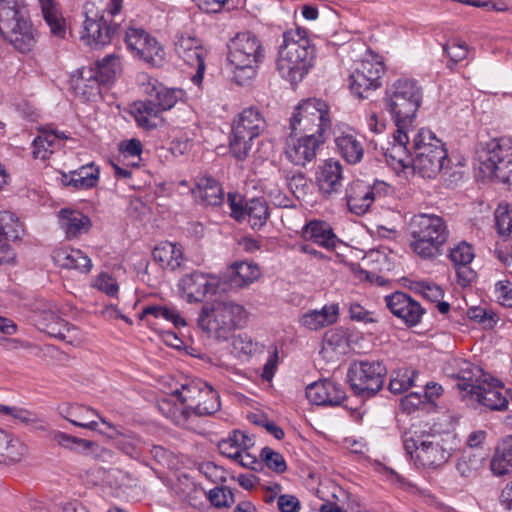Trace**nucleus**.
<instances>
[{
    "mask_svg": "<svg viewBox=\"0 0 512 512\" xmlns=\"http://www.w3.org/2000/svg\"><path fill=\"white\" fill-rule=\"evenodd\" d=\"M484 456L482 453L472 450H464L458 459L456 469L464 478H472L478 474L483 466Z\"/></svg>",
    "mask_w": 512,
    "mask_h": 512,
    "instance_id": "obj_49",
    "label": "nucleus"
},
{
    "mask_svg": "<svg viewBox=\"0 0 512 512\" xmlns=\"http://www.w3.org/2000/svg\"><path fill=\"white\" fill-rule=\"evenodd\" d=\"M306 397L315 405L338 406L346 399V394L340 384L324 379L308 385Z\"/></svg>",
    "mask_w": 512,
    "mask_h": 512,
    "instance_id": "obj_25",
    "label": "nucleus"
},
{
    "mask_svg": "<svg viewBox=\"0 0 512 512\" xmlns=\"http://www.w3.org/2000/svg\"><path fill=\"white\" fill-rule=\"evenodd\" d=\"M339 307L336 304L325 305L320 310H309L300 317V324L308 330L317 331L337 321Z\"/></svg>",
    "mask_w": 512,
    "mask_h": 512,
    "instance_id": "obj_33",
    "label": "nucleus"
},
{
    "mask_svg": "<svg viewBox=\"0 0 512 512\" xmlns=\"http://www.w3.org/2000/svg\"><path fill=\"white\" fill-rule=\"evenodd\" d=\"M324 142L325 137L321 136L294 137L290 135L285 142V157L293 165L305 167L316 158L317 151Z\"/></svg>",
    "mask_w": 512,
    "mask_h": 512,
    "instance_id": "obj_22",
    "label": "nucleus"
},
{
    "mask_svg": "<svg viewBox=\"0 0 512 512\" xmlns=\"http://www.w3.org/2000/svg\"><path fill=\"white\" fill-rule=\"evenodd\" d=\"M97 76L103 84L110 83L121 71L120 57L115 54L106 55L101 60L97 61L96 69Z\"/></svg>",
    "mask_w": 512,
    "mask_h": 512,
    "instance_id": "obj_51",
    "label": "nucleus"
},
{
    "mask_svg": "<svg viewBox=\"0 0 512 512\" xmlns=\"http://www.w3.org/2000/svg\"><path fill=\"white\" fill-rule=\"evenodd\" d=\"M245 318L243 306L232 301H213L202 306L198 325L210 337L226 340Z\"/></svg>",
    "mask_w": 512,
    "mask_h": 512,
    "instance_id": "obj_7",
    "label": "nucleus"
},
{
    "mask_svg": "<svg viewBox=\"0 0 512 512\" xmlns=\"http://www.w3.org/2000/svg\"><path fill=\"white\" fill-rule=\"evenodd\" d=\"M99 168L90 163L72 171V187L76 190H87L97 185L99 180Z\"/></svg>",
    "mask_w": 512,
    "mask_h": 512,
    "instance_id": "obj_44",
    "label": "nucleus"
},
{
    "mask_svg": "<svg viewBox=\"0 0 512 512\" xmlns=\"http://www.w3.org/2000/svg\"><path fill=\"white\" fill-rule=\"evenodd\" d=\"M266 128V120L260 110L255 107L243 109L233 120L232 131L239 136L257 138Z\"/></svg>",
    "mask_w": 512,
    "mask_h": 512,
    "instance_id": "obj_27",
    "label": "nucleus"
},
{
    "mask_svg": "<svg viewBox=\"0 0 512 512\" xmlns=\"http://www.w3.org/2000/svg\"><path fill=\"white\" fill-rule=\"evenodd\" d=\"M269 214L268 204L262 197L250 199L244 205V217L248 216V221L253 229L263 227L269 218Z\"/></svg>",
    "mask_w": 512,
    "mask_h": 512,
    "instance_id": "obj_43",
    "label": "nucleus"
},
{
    "mask_svg": "<svg viewBox=\"0 0 512 512\" xmlns=\"http://www.w3.org/2000/svg\"><path fill=\"white\" fill-rule=\"evenodd\" d=\"M255 445L252 435L241 430L232 431L227 438L218 442L219 452L230 459L239 456V453L245 449H251Z\"/></svg>",
    "mask_w": 512,
    "mask_h": 512,
    "instance_id": "obj_35",
    "label": "nucleus"
},
{
    "mask_svg": "<svg viewBox=\"0 0 512 512\" xmlns=\"http://www.w3.org/2000/svg\"><path fill=\"white\" fill-rule=\"evenodd\" d=\"M260 458L269 469L278 474L284 473L287 469V464L284 457L279 452L274 451L270 447L262 448L260 452Z\"/></svg>",
    "mask_w": 512,
    "mask_h": 512,
    "instance_id": "obj_55",
    "label": "nucleus"
},
{
    "mask_svg": "<svg viewBox=\"0 0 512 512\" xmlns=\"http://www.w3.org/2000/svg\"><path fill=\"white\" fill-rule=\"evenodd\" d=\"M124 42L127 50L137 58L152 67L161 66L165 59V51L158 40L142 27L132 21L123 28Z\"/></svg>",
    "mask_w": 512,
    "mask_h": 512,
    "instance_id": "obj_13",
    "label": "nucleus"
},
{
    "mask_svg": "<svg viewBox=\"0 0 512 512\" xmlns=\"http://www.w3.org/2000/svg\"><path fill=\"white\" fill-rule=\"evenodd\" d=\"M92 286L110 297L116 296L119 290L116 279L104 272L93 279Z\"/></svg>",
    "mask_w": 512,
    "mask_h": 512,
    "instance_id": "obj_58",
    "label": "nucleus"
},
{
    "mask_svg": "<svg viewBox=\"0 0 512 512\" xmlns=\"http://www.w3.org/2000/svg\"><path fill=\"white\" fill-rule=\"evenodd\" d=\"M254 350V344L250 337L245 334H239L234 336L232 339V353L236 357H247L252 354Z\"/></svg>",
    "mask_w": 512,
    "mask_h": 512,
    "instance_id": "obj_61",
    "label": "nucleus"
},
{
    "mask_svg": "<svg viewBox=\"0 0 512 512\" xmlns=\"http://www.w3.org/2000/svg\"><path fill=\"white\" fill-rule=\"evenodd\" d=\"M27 448L18 438L0 429V464L11 465L22 460Z\"/></svg>",
    "mask_w": 512,
    "mask_h": 512,
    "instance_id": "obj_37",
    "label": "nucleus"
},
{
    "mask_svg": "<svg viewBox=\"0 0 512 512\" xmlns=\"http://www.w3.org/2000/svg\"><path fill=\"white\" fill-rule=\"evenodd\" d=\"M418 372L412 368L403 367L393 371L389 382V390L401 394L414 385Z\"/></svg>",
    "mask_w": 512,
    "mask_h": 512,
    "instance_id": "obj_52",
    "label": "nucleus"
},
{
    "mask_svg": "<svg viewBox=\"0 0 512 512\" xmlns=\"http://www.w3.org/2000/svg\"><path fill=\"white\" fill-rule=\"evenodd\" d=\"M288 187L297 199L305 197L310 190L309 181L302 172L295 173L288 179Z\"/></svg>",
    "mask_w": 512,
    "mask_h": 512,
    "instance_id": "obj_59",
    "label": "nucleus"
},
{
    "mask_svg": "<svg viewBox=\"0 0 512 512\" xmlns=\"http://www.w3.org/2000/svg\"><path fill=\"white\" fill-rule=\"evenodd\" d=\"M404 449L417 467L437 468L448 461L451 456L444 446V440L434 434L422 432L404 438Z\"/></svg>",
    "mask_w": 512,
    "mask_h": 512,
    "instance_id": "obj_11",
    "label": "nucleus"
},
{
    "mask_svg": "<svg viewBox=\"0 0 512 512\" xmlns=\"http://www.w3.org/2000/svg\"><path fill=\"white\" fill-rule=\"evenodd\" d=\"M445 371L448 376L458 380L457 387L463 392V395H467L469 388L476 386L485 377V373L480 367L462 358L452 359L447 364Z\"/></svg>",
    "mask_w": 512,
    "mask_h": 512,
    "instance_id": "obj_26",
    "label": "nucleus"
},
{
    "mask_svg": "<svg viewBox=\"0 0 512 512\" xmlns=\"http://www.w3.org/2000/svg\"><path fill=\"white\" fill-rule=\"evenodd\" d=\"M64 135H59L53 131L43 130L34 139L32 154L34 158L46 160L58 148H60Z\"/></svg>",
    "mask_w": 512,
    "mask_h": 512,
    "instance_id": "obj_40",
    "label": "nucleus"
},
{
    "mask_svg": "<svg viewBox=\"0 0 512 512\" xmlns=\"http://www.w3.org/2000/svg\"><path fill=\"white\" fill-rule=\"evenodd\" d=\"M59 223L68 238H76L91 228L90 218L78 210H60Z\"/></svg>",
    "mask_w": 512,
    "mask_h": 512,
    "instance_id": "obj_34",
    "label": "nucleus"
},
{
    "mask_svg": "<svg viewBox=\"0 0 512 512\" xmlns=\"http://www.w3.org/2000/svg\"><path fill=\"white\" fill-rule=\"evenodd\" d=\"M209 501L217 508L230 507L235 503L233 491L227 486H218L209 491Z\"/></svg>",
    "mask_w": 512,
    "mask_h": 512,
    "instance_id": "obj_56",
    "label": "nucleus"
},
{
    "mask_svg": "<svg viewBox=\"0 0 512 512\" xmlns=\"http://www.w3.org/2000/svg\"><path fill=\"white\" fill-rule=\"evenodd\" d=\"M423 98L422 87L414 79L399 78L386 91L385 108L396 127L414 128L413 121Z\"/></svg>",
    "mask_w": 512,
    "mask_h": 512,
    "instance_id": "obj_5",
    "label": "nucleus"
},
{
    "mask_svg": "<svg viewBox=\"0 0 512 512\" xmlns=\"http://www.w3.org/2000/svg\"><path fill=\"white\" fill-rule=\"evenodd\" d=\"M449 258L454 263V265L458 267V277H463L465 281H470V278L466 275L464 276V274L472 273L467 269V265H469L474 258L472 247L465 242L460 243L450 250Z\"/></svg>",
    "mask_w": 512,
    "mask_h": 512,
    "instance_id": "obj_45",
    "label": "nucleus"
},
{
    "mask_svg": "<svg viewBox=\"0 0 512 512\" xmlns=\"http://www.w3.org/2000/svg\"><path fill=\"white\" fill-rule=\"evenodd\" d=\"M192 193L202 204L217 206L224 200V193L218 181L211 177H200L197 179Z\"/></svg>",
    "mask_w": 512,
    "mask_h": 512,
    "instance_id": "obj_36",
    "label": "nucleus"
},
{
    "mask_svg": "<svg viewBox=\"0 0 512 512\" xmlns=\"http://www.w3.org/2000/svg\"><path fill=\"white\" fill-rule=\"evenodd\" d=\"M53 440L63 448L83 454H89L99 448L93 441L78 438L60 431L53 433Z\"/></svg>",
    "mask_w": 512,
    "mask_h": 512,
    "instance_id": "obj_47",
    "label": "nucleus"
},
{
    "mask_svg": "<svg viewBox=\"0 0 512 512\" xmlns=\"http://www.w3.org/2000/svg\"><path fill=\"white\" fill-rule=\"evenodd\" d=\"M414 128L400 129L396 127L393 142L386 148L384 157L386 163L397 173L404 172L412 167L411 134L416 133Z\"/></svg>",
    "mask_w": 512,
    "mask_h": 512,
    "instance_id": "obj_19",
    "label": "nucleus"
},
{
    "mask_svg": "<svg viewBox=\"0 0 512 512\" xmlns=\"http://www.w3.org/2000/svg\"><path fill=\"white\" fill-rule=\"evenodd\" d=\"M386 307L400 319L407 327H414L420 323L425 309L410 295L396 291L384 297Z\"/></svg>",
    "mask_w": 512,
    "mask_h": 512,
    "instance_id": "obj_23",
    "label": "nucleus"
},
{
    "mask_svg": "<svg viewBox=\"0 0 512 512\" xmlns=\"http://www.w3.org/2000/svg\"><path fill=\"white\" fill-rule=\"evenodd\" d=\"M122 2L123 0H110L105 9H99L96 0L87 2L84 5L85 20L81 40L93 47H102L110 43L121 26L106 19L105 13L111 16L118 14L122 8Z\"/></svg>",
    "mask_w": 512,
    "mask_h": 512,
    "instance_id": "obj_8",
    "label": "nucleus"
},
{
    "mask_svg": "<svg viewBox=\"0 0 512 512\" xmlns=\"http://www.w3.org/2000/svg\"><path fill=\"white\" fill-rule=\"evenodd\" d=\"M410 249L424 260H433L443 253L449 238L446 221L435 214L419 213L410 223Z\"/></svg>",
    "mask_w": 512,
    "mask_h": 512,
    "instance_id": "obj_2",
    "label": "nucleus"
},
{
    "mask_svg": "<svg viewBox=\"0 0 512 512\" xmlns=\"http://www.w3.org/2000/svg\"><path fill=\"white\" fill-rule=\"evenodd\" d=\"M330 127L329 107L325 101L316 98L302 101L290 120L292 133L325 137Z\"/></svg>",
    "mask_w": 512,
    "mask_h": 512,
    "instance_id": "obj_12",
    "label": "nucleus"
},
{
    "mask_svg": "<svg viewBox=\"0 0 512 512\" xmlns=\"http://www.w3.org/2000/svg\"><path fill=\"white\" fill-rule=\"evenodd\" d=\"M43 17L50 28L52 35L64 38L66 33L65 19L59 12L55 0H39Z\"/></svg>",
    "mask_w": 512,
    "mask_h": 512,
    "instance_id": "obj_42",
    "label": "nucleus"
},
{
    "mask_svg": "<svg viewBox=\"0 0 512 512\" xmlns=\"http://www.w3.org/2000/svg\"><path fill=\"white\" fill-rule=\"evenodd\" d=\"M385 66L379 55L369 53L354 63L348 84L351 92L359 98L367 97V93L381 86V78Z\"/></svg>",
    "mask_w": 512,
    "mask_h": 512,
    "instance_id": "obj_14",
    "label": "nucleus"
},
{
    "mask_svg": "<svg viewBox=\"0 0 512 512\" xmlns=\"http://www.w3.org/2000/svg\"><path fill=\"white\" fill-rule=\"evenodd\" d=\"M264 57L262 42L252 32H239L229 41L227 60L234 67V79L239 85L256 76Z\"/></svg>",
    "mask_w": 512,
    "mask_h": 512,
    "instance_id": "obj_4",
    "label": "nucleus"
},
{
    "mask_svg": "<svg viewBox=\"0 0 512 512\" xmlns=\"http://www.w3.org/2000/svg\"><path fill=\"white\" fill-rule=\"evenodd\" d=\"M495 226L501 236L512 232V210L507 203H500L495 210Z\"/></svg>",
    "mask_w": 512,
    "mask_h": 512,
    "instance_id": "obj_53",
    "label": "nucleus"
},
{
    "mask_svg": "<svg viewBox=\"0 0 512 512\" xmlns=\"http://www.w3.org/2000/svg\"><path fill=\"white\" fill-rule=\"evenodd\" d=\"M137 84L145 99L135 101L131 113L138 126L147 130L155 129L161 114L171 110L185 96L182 89L169 88L144 72L137 75Z\"/></svg>",
    "mask_w": 512,
    "mask_h": 512,
    "instance_id": "obj_1",
    "label": "nucleus"
},
{
    "mask_svg": "<svg viewBox=\"0 0 512 512\" xmlns=\"http://www.w3.org/2000/svg\"><path fill=\"white\" fill-rule=\"evenodd\" d=\"M116 447L133 459H139L142 454L141 441L134 436H122L116 440Z\"/></svg>",
    "mask_w": 512,
    "mask_h": 512,
    "instance_id": "obj_57",
    "label": "nucleus"
},
{
    "mask_svg": "<svg viewBox=\"0 0 512 512\" xmlns=\"http://www.w3.org/2000/svg\"><path fill=\"white\" fill-rule=\"evenodd\" d=\"M343 181L344 172L340 161L330 158L317 167L315 183L322 197L329 199L340 193Z\"/></svg>",
    "mask_w": 512,
    "mask_h": 512,
    "instance_id": "obj_24",
    "label": "nucleus"
},
{
    "mask_svg": "<svg viewBox=\"0 0 512 512\" xmlns=\"http://www.w3.org/2000/svg\"><path fill=\"white\" fill-rule=\"evenodd\" d=\"M175 51L178 56L189 66L196 67L193 83L199 85L205 73V58L207 50L201 41L190 34H180L176 37Z\"/></svg>",
    "mask_w": 512,
    "mask_h": 512,
    "instance_id": "obj_21",
    "label": "nucleus"
},
{
    "mask_svg": "<svg viewBox=\"0 0 512 512\" xmlns=\"http://www.w3.org/2000/svg\"><path fill=\"white\" fill-rule=\"evenodd\" d=\"M491 470L497 476L512 472V436L503 439L491 460Z\"/></svg>",
    "mask_w": 512,
    "mask_h": 512,
    "instance_id": "obj_41",
    "label": "nucleus"
},
{
    "mask_svg": "<svg viewBox=\"0 0 512 512\" xmlns=\"http://www.w3.org/2000/svg\"><path fill=\"white\" fill-rule=\"evenodd\" d=\"M416 286V290L431 302L439 301L443 296V290L436 284L419 282Z\"/></svg>",
    "mask_w": 512,
    "mask_h": 512,
    "instance_id": "obj_64",
    "label": "nucleus"
},
{
    "mask_svg": "<svg viewBox=\"0 0 512 512\" xmlns=\"http://www.w3.org/2000/svg\"><path fill=\"white\" fill-rule=\"evenodd\" d=\"M386 368L380 362L361 361L353 363L348 370V380L354 393L373 396L384 384Z\"/></svg>",
    "mask_w": 512,
    "mask_h": 512,
    "instance_id": "obj_16",
    "label": "nucleus"
},
{
    "mask_svg": "<svg viewBox=\"0 0 512 512\" xmlns=\"http://www.w3.org/2000/svg\"><path fill=\"white\" fill-rule=\"evenodd\" d=\"M154 261L165 270L175 271L182 267L185 261L182 247L178 244L164 241L159 243L152 252Z\"/></svg>",
    "mask_w": 512,
    "mask_h": 512,
    "instance_id": "obj_31",
    "label": "nucleus"
},
{
    "mask_svg": "<svg viewBox=\"0 0 512 512\" xmlns=\"http://www.w3.org/2000/svg\"><path fill=\"white\" fill-rule=\"evenodd\" d=\"M210 385L202 380H191L170 396L161 398L157 403L159 412L175 425L189 429L191 410L196 401Z\"/></svg>",
    "mask_w": 512,
    "mask_h": 512,
    "instance_id": "obj_10",
    "label": "nucleus"
},
{
    "mask_svg": "<svg viewBox=\"0 0 512 512\" xmlns=\"http://www.w3.org/2000/svg\"><path fill=\"white\" fill-rule=\"evenodd\" d=\"M140 319L146 320L147 324L157 331L163 330L159 327L162 322L171 323L175 328L186 326V321L179 311L168 305L145 306L140 313Z\"/></svg>",
    "mask_w": 512,
    "mask_h": 512,
    "instance_id": "obj_28",
    "label": "nucleus"
},
{
    "mask_svg": "<svg viewBox=\"0 0 512 512\" xmlns=\"http://www.w3.org/2000/svg\"><path fill=\"white\" fill-rule=\"evenodd\" d=\"M302 237L305 240L313 241L319 246L334 250L338 239L334 234L331 226L321 220H312L302 228Z\"/></svg>",
    "mask_w": 512,
    "mask_h": 512,
    "instance_id": "obj_32",
    "label": "nucleus"
},
{
    "mask_svg": "<svg viewBox=\"0 0 512 512\" xmlns=\"http://www.w3.org/2000/svg\"><path fill=\"white\" fill-rule=\"evenodd\" d=\"M68 416L66 419L74 426L89 429L95 431L98 427V423L95 420H91L90 416H96L100 418L102 423L107 424L105 419L101 418L97 412L86 406H75L68 409Z\"/></svg>",
    "mask_w": 512,
    "mask_h": 512,
    "instance_id": "obj_46",
    "label": "nucleus"
},
{
    "mask_svg": "<svg viewBox=\"0 0 512 512\" xmlns=\"http://www.w3.org/2000/svg\"><path fill=\"white\" fill-rule=\"evenodd\" d=\"M338 153L349 164L359 163L364 156V139L354 132H342L335 137Z\"/></svg>",
    "mask_w": 512,
    "mask_h": 512,
    "instance_id": "obj_30",
    "label": "nucleus"
},
{
    "mask_svg": "<svg viewBox=\"0 0 512 512\" xmlns=\"http://www.w3.org/2000/svg\"><path fill=\"white\" fill-rule=\"evenodd\" d=\"M482 166L491 177L510 182L512 176V141L509 139L493 140L485 148Z\"/></svg>",
    "mask_w": 512,
    "mask_h": 512,
    "instance_id": "obj_17",
    "label": "nucleus"
},
{
    "mask_svg": "<svg viewBox=\"0 0 512 512\" xmlns=\"http://www.w3.org/2000/svg\"><path fill=\"white\" fill-rule=\"evenodd\" d=\"M310 43L306 31L300 28L284 33L276 60V69L291 84L300 82L308 73Z\"/></svg>",
    "mask_w": 512,
    "mask_h": 512,
    "instance_id": "obj_3",
    "label": "nucleus"
},
{
    "mask_svg": "<svg viewBox=\"0 0 512 512\" xmlns=\"http://www.w3.org/2000/svg\"><path fill=\"white\" fill-rule=\"evenodd\" d=\"M495 294L501 305L512 306V283L509 281L497 282L495 284Z\"/></svg>",
    "mask_w": 512,
    "mask_h": 512,
    "instance_id": "obj_63",
    "label": "nucleus"
},
{
    "mask_svg": "<svg viewBox=\"0 0 512 512\" xmlns=\"http://www.w3.org/2000/svg\"><path fill=\"white\" fill-rule=\"evenodd\" d=\"M0 34L22 53L35 45L29 12L20 0H0Z\"/></svg>",
    "mask_w": 512,
    "mask_h": 512,
    "instance_id": "obj_6",
    "label": "nucleus"
},
{
    "mask_svg": "<svg viewBox=\"0 0 512 512\" xmlns=\"http://www.w3.org/2000/svg\"><path fill=\"white\" fill-rule=\"evenodd\" d=\"M412 167L423 178H435L444 167L448 154L444 144L426 129L414 133Z\"/></svg>",
    "mask_w": 512,
    "mask_h": 512,
    "instance_id": "obj_9",
    "label": "nucleus"
},
{
    "mask_svg": "<svg viewBox=\"0 0 512 512\" xmlns=\"http://www.w3.org/2000/svg\"><path fill=\"white\" fill-rule=\"evenodd\" d=\"M324 345L333 350L345 349L347 346V338L340 330H330L324 336Z\"/></svg>",
    "mask_w": 512,
    "mask_h": 512,
    "instance_id": "obj_62",
    "label": "nucleus"
},
{
    "mask_svg": "<svg viewBox=\"0 0 512 512\" xmlns=\"http://www.w3.org/2000/svg\"><path fill=\"white\" fill-rule=\"evenodd\" d=\"M253 139L244 137L242 135H238L236 132H231L230 142H229V148L231 154L237 159V160H245L252 147Z\"/></svg>",
    "mask_w": 512,
    "mask_h": 512,
    "instance_id": "obj_54",
    "label": "nucleus"
},
{
    "mask_svg": "<svg viewBox=\"0 0 512 512\" xmlns=\"http://www.w3.org/2000/svg\"><path fill=\"white\" fill-rule=\"evenodd\" d=\"M23 233V227L18 217L9 211H0V238L6 243L18 240Z\"/></svg>",
    "mask_w": 512,
    "mask_h": 512,
    "instance_id": "obj_50",
    "label": "nucleus"
},
{
    "mask_svg": "<svg viewBox=\"0 0 512 512\" xmlns=\"http://www.w3.org/2000/svg\"><path fill=\"white\" fill-rule=\"evenodd\" d=\"M391 192V186L384 181L376 180L369 185L356 180L347 186L345 199L349 211L361 216L369 211L375 201L385 198Z\"/></svg>",
    "mask_w": 512,
    "mask_h": 512,
    "instance_id": "obj_15",
    "label": "nucleus"
},
{
    "mask_svg": "<svg viewBox=\"0 0 512 512\" xmlns=\"http://www.w3.org/2000/svg\"><path fill=\"white\" fill-rule=\"evenodd\" d=\"M444 51L453 63L466 59L468 46L464 41L452 40L444 45Z\"/></svg>",
    "mask_w": 512,
    "mask_h": 512,
    "instance_id": "obj_60",
    "label": "nucleus"
},
{
    "mask_svg": "<svg viewBox=\"0 0 512 512\" xmlns=\"http://www.w3.org/2000/svg\"><path fill=\"white\" fill-rule=\"evenodd\" d=\"M71 84L77 96L85 101H94L100 97L103 83L93 68H82L72 76Z\"/></svg>",
    "mask_w": 512,
    "mask_h": 512,
    "instance_id": "obj_29",
    "label": "nucleus"
},
{
    "mask_svg": "<svg viewBox=\"0 0 512 512\" xmlns=\"http://www.w3.org/2000/svg\"><path fill=\"white\" fill-rule=\"evenodd\" d=\"M55 262L67 269H75L87 274L92 269L91 259L79 249H60L54 253Z\"/></svg>",
    "mask_w": 512,
    "mask_h": 512,
    "instance_id": "obj_38",
    "label": "nucleus"
},
{
    "mask_svg": "<svg viewBox=\"0 0 512 512\" xmlns=\"http://www.w3.org/2000/svg\"><path fill=\"white\" fill-rule=\"evenodd\" d=\"M220 397L216 390L212 386H209L201 397L196 401V404L191 410V416H210L216 413L220 409Z\"/></svg>",
    "mask_w": 512,
    "mask_h": 512,
    "instance_id": "obj_48",
    "label": "nucleus"
},
{
    "mask_svg": "<svg viewBox=\"0 0 512 512\" xmlns=\"http://www.w3.org/2000/svg\"><path fill=\"white\" fill-rule=\"evenodd\" d=\"M219 285L220 278L217 275L196 270L181 277L178 289L188 303H197L202 302L207 295L215 294Z\"/></svg>",
    "mask_w": 512,
    "mask_h": 512,
    "instance_id": "obj_18",
    "label": "nucleus"
},
{
    "mask_svg": "<svg viewBox=\"0 0 512 512\" xmlns=\"http://www.w3.org/2000/svg\"><path fill=\"white\" fill-rule=\"evenodd\" d=\"M261 275L257 264L250 261L233 263L228 269V278L232 285L243 288L255 282Z\"/></svg>",
    "mask_w": 512,
    "mask_h": 512,
    "instance_id": "obj_39",
    "label": "nucleus"
},
{
    "mask_svg": "<svg viewBox=\"0 0 512 512\" xmlns=\"http://www.w3.org/2000/svg\"><path fill=\"white\" fill-rule=\"evenodd\" d=\"M470 400L477 402L481 407L491 411H504L507 409L509 399L498 381L488 380L485 376L476 386L469 388L467 395Z\"/></svg>",
    "mask_w": 512,
    "mask_h": 512,
    "instance_id": "obj_20",
    "label": "nucleus"
}]
</instances>
